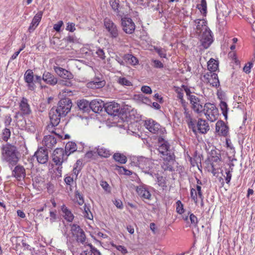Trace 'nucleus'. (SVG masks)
<instances>
[{"label": "nucleus", "mask_w": 255, "mask_h": 255, "mask_svg": "<svg viewBox=\"0 0 255 255\" xmlns=\"http://www.w3.org/2000/svg\"><path fill=\"white\" fill-rule=\"evenodd\" d=\"M208 84H210V85H212L213 87H218L220 86V82L218 79V75H217L216 79H213V77L211 78V81L208 82Z\"/></svg>", "instance_id": "nucleus-44"}, {"label": "nucleus", "mask_w": 255, "mask_h": 255, "mask_svg": "<svg viewBox=\"0 0 255 255\" xmlns=\"http://www.w3.org/2000/svg\"><path fill=\"white\" fill-rule=\"evenodd\" d=\"M39 163L45 164L48 160V153L47 149L43 147L38 148L34 154Z\"/></svg>", "instance_id": "nucleus-10"}, {"label": "nucleus", "mask_w": 255, "mask_h": 255, "mask_svg": "<svg viewBox=\"0 0 255 255\" xmlns=\"http://www.w3.org/2000/svg\"><path fill=\"white\" fill-rule=\"evenodd\" d=\"M120 105L116 102H110L105 104V111L110 115L115 116L120 112Z\"/></svg>", "instance_id": "nucleus-12"}, {"label": "nucleus", "mask_w": 255, "mask_h": 255, "mask_svg": "<svg viewBox=\"0 0 255 255\" xmlns=\"http://www.w3.org/2000/svg\"><path fill=\"white\" fill-rule=\"evenodd\" d=\"M124 60L128 64L135 65L138 63V59L130 54H125L123 57Z\"/></svg>", "instance_id": "nucleus-30"}, {"label": "nucleus", "mask_w": 255, "mask_h": 255, "mask_svg": "<svg viewBox=\"0 0 255 255\" xmlns=\"http://www.w3.org/2000/svg\"><path fill=\"white\" fill-rule=\"evenodd\" d=\"M197 7L200 10L201 12L205 16L207 13V2L202 3L198 4Z\"/></svg>", "instance_id": "nucleus-42"}, {"label": "nucleus", "mask_w": 255, "mask_h": 255, "mask_svg": "<svg viewBox=\"0 0 255 255\" xmlns=\"http://www.w3.org/2000/svg\"><path fill=\"white\" fill-rule=\"evenodd\" d=\"M56 211L50 212V220L51 223H53V222H54L57 218V216H56Z\"/></svg>", "instance_id": "nucleus-59"}, {"label": "nucleus", "mask_w": 255, "mask_h": 255, "mask_svg": "<svg viewBox=\"0 0 255 255\" xmlns=\"http://www.w3.org/2000/svg\"><path fill=\"white\" fill-rule=\"evenodd\" d=\"M76 196H77L79 198V200L77 201L78 204L80 205H83L84 201V199H83L82 195H81L80 194V193H78L77 194H76Z\"/></svg>", "instance_id": "nucleus-63"}, {"label": "nucleus", "mask_w": 255, "mask_h": 255, "mask_svg": "<svg viewBox=\"0 0 255 255\" xmlns=\"http://www.w3.org/2000/svg\"><path fill=\"white\" fill-rule=\"evenodd\" d=\"M119 0H110V4L113 10L118 15H121Z\"/></svg>", "instance_id": "nucleus-33"}, {"label": "nucleus", "mask_w": 255, "mask_h": 255, "mask_svg": "<svg viewBox=\"0 0 255 255\" xmlns=\"http://www.w3.org/2000/svg\"><path fill=\"white\" fill-rule=\"evenodd\" d=\"M136 191L138 195L143 199H149L151 197V194L149 191L143 186L137 187Z\"/></svg>", "instance_id": "nucleus-27"}, {"label": "nucleus", "mask_w": 255, "mask_h": 255, "mask_svg": "<svg viewBox=\"0 0 255 255\" xmlns=\"http://www.w3.org/2000/svg\"><path fill=\"white\" fill-rule=\"evenodd\" d=\"M82 168V161L80 159L77 160L74 165L73 173L77 177Z\"/></svg>", "instance_id": "nucleus-36"}, {"label": "nucleus", "mask_w": 255, "mask_h": 255, "mask_svg": "<svg viewBox=\"0 0 255 255\" xmlns=\"http://www.w3.org/2000/svg\"><path fill=\"white\" fill-rule=\"evenodd\" d=\"M77 147L76 144L72 141H69L65 145L64 151L69 156L71 153L77 150Z\"/></svg>", "instance_id": "nucleus-28"}, {"label": "nucleus", "mask_w": 255, "mask_h": 255, "mask_svg": "<svg viewBox=\"0 0 255 255\" xmlns=\"http://www.w3.org/2000/svg\"><path fill=\"white\" fill-rule=\"evenodd\" d=\"M184 115L185 116L186 122L188 124V127L190 128H191L192 129V131L195 133H196L197 132L196 127L195 125V122L192 118L190 112L188 110L187 108L184 109Z\"/></svg>", "instance_id": "nucleus-20"}, {"label": "nucleus", "mask_w": 255, "mask_h": 255, "mask_svg": "<svg viewBox=\"0 0 255 255\" xmlns=\"http://www.w3.org/2000/svg\"><path fill=\"white\" fill-rule=\"evenodd\" d=\"M157 182L158 185L161 187L163 189L167 187L166 179L163 176H157Z\"/></svg>", "instance_id": "nucleus-39"}, {"label": "nucleus", "mask_w": 255, "mask_h": 255, "mask_svg": "<svg viewBox=\"0 0 255 255\" xmlns=\"http://www.w3.org/2000/svg\"><path fill=\"white\" fill-rule=\"evenodd\" d=\"M96 53L97 54L98 56L99 57H100L101 59H102V60H104L105 59V58H106L104 50L102 49L99 48L97 50Z\"/></svg>", "instance_id": "nucleus-52"}, {"label": "nucleus", "mask_w": 255, "mask_h": 255, "mask_svg": "<svg viewBox=\"0 0 255 255\" xmlns=\"http://www.w3.org/2000/svg\"><path fill=\"white\" fill-rule=\"evenodd\" d=\"M15 166V167L12 171V175L18 180L24 179L26 176L24 167L20 164H16Z\"/></svg>", "instance_id": "nucleus-17"}, {"label": "nucleus", "mask_w": 255, "mask_h": 255, "mask_svg": "<svg viewBox=\"0 0 255 255\" xmlns=\"http://www.w3.org/2000/svg\"><path fill=\"white\" fill-rule=\"evenodd\" d=\"M84 208V211L83 212V215H84V217H85L88 219H90V220H92L93 216V215L90 210V208L88 207H87L86 204H85Z\"/></svg>", "instance_id": "nucleus-40"}, {"label": "nucleus", "mask_w": 255, "mask_h": 255, "mask_svg": "<svg viewBox=\"0 0 255 255\" xmlns=\"http://www.w3.org/2000/svg\"><path fill=\"white\" fill-rule=\"evenodd\" d=\"M141 91L145 94H150L152 92L151 88L149 86H143L141 88Z\"/></svg>", "instance_id": "nucleus-57"}, {"label": "nucleus", "mask_w": 255, "mask_h": 255, "mask_svg": "<svg viewBox=\"0 0 255 255\" xmlns=\"http://www.w3.org/2000/svg\"><path fill=\"white\" fill-rule=\"evenodd\" d=\"M190 195L191 198L193 200L195 203L197 204L198 202V198L197 196L196 190L195 189L192 188L191 189Z\"/></svg>", "instance_id": "nucleus-49"}, {"label": "nucleus", "mask_w": 255, "mask_h": 255, "mask_svg": "<svg viewBox=\"0 0 255 255\" xmlns=\"http://www.w3.org/2000/svg\"><path fill=\"white\" fill-rule=\"evenodd\" d=\"M101 185L105 191L109 192L110 191L109 190V185L106 181H102L101 183Z\"/></svg>", "instance_id": "nucleus-62"}, {"label": "nucleus", "mask_w": 255, "mask_h": 255, "mask_svg": "<svg viewBox=\"0 0 255 255\" xmlns=\"http://www.w3.org/2000/svg\"><path fill=\"white\" fill-rule=\"evenodd\" d=\"M118 82L122 85L129 86L131 85V82L124 77H120L118 80Z\"/></svg>", "instance_id": "nucleus-48"}, {"label": "nucleus", "mask_w": 255, "mask_h": 255, "mask_svg": "<svg viewBox=\"0 0 255 255\" xmlns=\"http://www.w3.org/2000/svg\"><path fill=\"white\" fill-rule=\"evenodd\" d=\"M204 113L207 119L211 122L216 121L218 117V109L216 106L210 103H207L204 106Z\"/></svg>", "instance_id": "nucleus-4"}, {"label": "nucleus", "mask_w": 255, "mask_h": 255, "mask_svg": "<svg viewBox=\"0 0 255 255\" xmlns=\"http://www.w3.org/2000/svg\"><path fill=\"white\" fill-rule=\"evenodd\" d=\"M70 231L72 236L75 239L77 242L82 245L86 244V237L85 232L79 225L75 224L71 225Z\"/></svg>", "instance_id": "nucleus-5"}, {"label": "nucleus", "mask_w": 255, "mask_h": 255, "mask_svg": "<svg viewBox=\"0 0 255 255\" xmlns=\"http://www.w3.org/2000/svg\"><path fill=\"white\" fill-rule=\"evenodd\" d=\"M213 79H215L216 78L217 74L213 73L212 72L209 71V72H207L203 76L204 79H203L202 80L204 82L208 83V82H210V81H211V78H213Z\"/></svg>", "instance_id": "nucleus-38"}, {"label": "nucleus", "mask_w": 255, "mask_h": 255, "mask_svg": "<svg viewBox=\"0 0 255 255\" xmlns=\"http://www.w3.org/2000/svg\"><path fill=\"white\" fill-rule=\"evenodd\" d=\"M75 24L74 23H68L67 26L66 27V30L70 31L73 32L75 30Z\"/></svg>", "instance_id": "nucleus-55"}, {"label": "nucleus", "mask_w": 255, "mask_h": 255, "mask_svg": "<svg viewBox=\"0 0 255 255\" xmlns=\"http://www.w3.org/2000/svg\"><path fill=\"white\" fill-rule=\"evenodd\" d=\"M63 22L62 21H59L57 23L55 24L53 27L54 30L58 32L60 30L61 26L63 25Z\"/></svg>", "instance_id": "nucleus-58"}, {"label": "nucleus", "mask_w": 255, "mask_h": 255, "mask_svg": "<svg viewBox=\"0 0 255 255\" xmlns=\"http://www.w3.org/2000/svg\"><path fill=\"white\" fill-rule=\"evenodd\" d=\"M42 80L45 83L51 86L55 85L58 82L56 77L50 72L46 71L43 74Z\"/></svg>", "instance_id": "nucleus-19"}, {"label": "nucleus", "mask_w": 255, "mask_h": 255, "mask_svg": "<svg viewBox=\"0 0 255 255\" xmlns=\"http://www.w3.org/2000/svg\"><path fill=\"white\" fill-rule=\"evenodd\" d=\"M42 16V12L39 11L33 18L32 21L28 27V31L32 32L38 25Z\"/></svg>", "instance_id": "nucleus-23"}, {"label": "nucleus", "mask_w": 255, "mask_h": 255, "mask_svg": "<svg viewBox=\"0 0 255 255\" xmlns=\"http://www.w3.org/2000/svg\"><path fill=\"white\" fill-rule=\"evenodd\" d=\"M213 37L210 30L205 31L202 36L201 43L204 48H208L213 42Z\"/></svg>", "instance_id": "nucleus-14"}, {"label": "nucleus", "mask_w": 255, "mask_h": 255, "mask_svg": "<svg viewBox=\"0 0 255 255\" xmlns=\"http://www.w3.org/2000/svg\"><path fill=\"white\" fill-rule=\"evenodd\" d=\"M220 107L222 112L223 116L225 117V119H227V114L228 111V107L227 104L223 101H221L220 103Z\"/></svg>", "instance_id": "nucleus-37"}, {"label": "nucleus", "mask_w": 255, "mask_h": 255, "mask_svg": "<svg viewBox=\"0 0 255 255\" xmlns=\"http://www.w3.org/2000/svg\"><path fill=\"white\" fill-rule=\"evenodd\" d=\"M61 210L64 214V219L67 221L71 222L74 219V215L71 212L65 205L62 206Z\"/></svg>", "instance_id": "nucleus-29"}, {"label": "nucleus", "mask_w": 255, "mask_h": 255, "mask_svg": "<svg viewBox=\"0 0 255 255\" xmlns=\"http://www.w3.org/2000/svg\"><path fill=\"white\" fill-rule=\"evenodd\" d=\"M12 119L9 115H6L4 118V123L5 127H7L10 125Z\"/></svg>", "instance_id": "nucleus-54"}, {"label": "nucleus", "mask_w": 255, "mask_h": 255, "mask_svg": "<svg viewBox=\"0 0 255 255\" xmlns=\"http://www.w3.org/2000/svg\"><path fill=\"white\" fill-rule=\"evenodd\" d=\"M176 211L179 214H182L184 212L183 208V204L180 200H178L176 202Z\"/></svg>", "instance_id": "nucleus-43"}, {"label": "nucleus", "mask_w": 255, "mask_h": 255, "mask_svg": "<svg viewBox=\"0 0 255 255\" xmlns=\"http://www.w3.org/2000/svg\"><path fill=\"white\" fill-rule=\"evenodd\" d=\"M11 132L10 131V129L7 128H5L3 130L2 132V139L4 141H7V140L9 139V138L10 136Z\"/></svg>", "instance_id": "nucleus-41"}, {"label": "nucleus", "mask_w": 255, "mask_h": 255, "mask_svg": "<svg viewBox=\"0 0 255 255\" xmlns=\"http://www.w3.org/2000/svg\"><path fill=\"white\" fill-rule=\"evenodd\" d=\"M57 142V139L54 135H47L44 136L42 144L45 146L46 149H52L55 146Z\"/></svg>", "instance_id": "nucleus-13"}, {"label": "nucleus", "mask_w": 255, "mask_h": 255, "mask_svg": "<svg viewBox=\"0 0 255 255\" xmlns=\"http://www.w3.org/2000/svg\"><path fill=\"white\" fill-rule=\"evenodd\" d=\"M104 27L108 32L107 35L113 39H117L120 33V30L117 25L111 19L106 18L104 20Z\"/></svg>", "instance_id": "nucleus-3"}, {"label": "nucleus", "mask_w": 255, "mask_h": 255, "mask_svg": "<svg viewBox=\"0 0 255 255\" xmlns=\"http://www.w3.org/2000/svg\"><path fill=\"white\" fill-rule=\"evenodd\" d=\"M213 154H214V152L213 151H212V153H211L212 160L215 162L220 161V155L218 154V155H214Z\"/></svg>", "instance_id": "nucleus-60"}, {"label": "nucleus", "mask_w": 255, "mask_h": 255, "mask_svg": "<svg viewBox=\"0 0 255 255\" xmlns=\"http://www.w3.org/2000/svg\"><path fill=\"white\" fill-rule=\"evenodd\" d=\"M138 166L145 173L150 175L152 174V172L150 170L152 168L153 164L148 159L145 158H141L139 161Z\"/></svg>", "instance_id": "nucleus-15"}, {"label": "nucleus", "mask_w": 255, "mask_h": 255, "mask_svg": "<svg viewBox=\"0 0 255 255\" xmlns=\"http://www.w3.org/2000/svg\"><path fill=\"white\" fill-rule=\"evenodd\" d=\"M170 145L169 143H162L159 144L158 150L162 155L161 157L165 161H170L174 159L173 153L169 149Z\"/></svg>", "instance_id": "nucleus-8"}, {"label": "nucleus", "mask_w": 255, "mask_h": 255, "mask_svg": "<svg viewBox=\"0 0 255 255\" xmlns=\"http://www.w3.org/2000/svg\"><path fill=\"white\" fill-rule=\"evenodd\" d=\"M188 214L189 215L191 224L193 226L196 227L198 223L197 218L192 213H189Z\"/></svg>", "instance_id": "nucleus-47"}, {"label": "nucleus", "mask_w": 255, "mask_h": 255, "mask_svg": "<svg viewBox=\"0 0 255 255\" xmlns=\"http://www.w3.org/2000/svg\"><path fill=\"white\" fill-rule=\"evenodd\" d=\"M113 158L115 161L121 164H125L127 161V157L120 153H115L113 155Z\"/></svg>", "instance_id": "nucleus-34"}, {"label": "nucleus", "mask_w": 255, "mask_h": 255, "mask_svg": "<svg viewBox=\"0 0 255 255\" xmlns=\"http://www.w3.org/2000/svg\"><path fill=\"white\" fill-rule=\"evenodd\" d=\"M121 25L123 31L127 34H132L135 30V25L130 18H122Z\"/></svg>", "instance_id": "nucleus-9"}, {"label": "nucleus", "mask_w": 255, "mask_h": 255, "mask_svg": "<svg viewBox=\"0 0 255 255\" xmlns=\"http://www.w3.org/2000/svg\"><path fill=\"white\" fill-rule=\"evenodd\" d=\"M53 69L55 73L63 79H71L73 78L72 73L63 68L58 66H54Z\"/></svg>", "instance_id": "nucleus-21"}, {"label": "nucleus", "mask_w": 255, "mask_h": 255, "mask_svg": "<svg viewBox=\"0 0 255 255\" xmlns=\"http://www.w3.org/2000/svg\"><path fill=\"white\" fill-rule=\"evenodd\" d=\"M144 126L145 128L151 132L160 135L164 133L165 129L152 119L145 121Z\"/></svg>", "instance_id": "nucleus-6"}, {"label": "nucleus", "mask_w": 255, "mask_h": 255, "mask_svg": "<svg viewBox=\"0 0 255 255\" xmlns=\"http://www.w3.org/2000/svg\"><path fill=\"white\" fill-rule=\"evenodd\" d=\"M71 107L72 102L69 98H65L60 100L57 106L53 107L49 113L52 127L57 126L61 117H65L70 111Z\"/></svg>", "instance_id": "nucleus-1"}, {"label": "nucleus", "mask_w": 255, "mask_h": 255, "mask_svg": "<svg viewBox=\"0 0 255 255\" xmlns=\"http://www.w3.org/2000/svg\"><path fill=\"white\" fill-rule=\"evenodd\" d=\"M77 106L83 113H88L90 111V103L85 99L77 101Z\"/></svg>", "instance_id": "nucleus-25"}, {"label": "nucleus", "mask_w": 255, "mask_h": 255, "mask_svg": "<svg viewBox=\"0 0 255 255\" xmlns=\"http://www.w3.org/2000/svg\"><path fill=\"white\" fill-rule=\"evenodd\" d=\"M196 188L195 190H196L197 197H198L200 199L202 200V198H204V196L201 191V187L199 185H197Z\"/></svg>", "instance_id": "nucleus-51"}, {"label": "nucleus", "mask_w": 255, "mask_h": 255, "mask_svg": "<svg viewBox=\"0 0 255 255\" xmlns=\"http://www.w3.org/2000/svg\"><path fill=\"white\" fill-rule=\"evenodd\" d=\"M229 128L222 121H218L216 124V131L220 135L226 136L228 133Z\"/></svg>", "instance_id": "nucleus-18"}, {"label": "nucleus", "mask_w": 255, "mask_h": 255, "mask_svg": "<svg viewBox=\"0 0 255 255\" xmlns=\"http://www.w3.org/2000/svg\"><path fill=\"white\" fill-rule=\"evenodd\" d=\"M68 157L62 148H56L53 151L52 156L53 162L58 166H61L62 163L67 160Z\"/></svg>", "instance_id": "nucleus-7"}, {"label": "nucleus", "mask_w": 255, "mask_h": 255, "mask_svg": "<svg viewBox=\"0 0 255 255\" xmlns=\"http://www.w3.org/2000/svg\"><path fill=\"white\" fill-rule=\"evenodd\" d=\"M1 150L2 161L7 163L9 167L11 169L18 163L21 157L17 147L7 143L2 146Z\"/></svg>", "instance_id": "nucleus-2"}, {"label": "nucleus", "mask_w": 255, "mask_h": 255, "mask_svg": "<svg viewBox=\"0 0 255 255\" xmlns=\"http://www.w3.org/2000/svg\"><path fill=\"white\" fill-rule=\"evenodd\" d=\"M105 103L102 100H94L90 102V110L96 113L102 111Z\"/></svg>", "instance_id": "nucleus-22"}, {"label": "nucleus", "mask_w": 255, "mask_h": 255, "mask_svg": "<svg viewBox=\"0 0 255 255\" xmlns=\"http://www.w3.org/2000/svg\"><path fill=\"white\" fill-rule=\"evenodd\" d=\"M195 23L196 26V29L198 30L201 31L205 29V31L209 30L206 26V21L204 19H197L195 20Z\"/></svg>", "instance_id": "nucleus-31"}, {"label": "nucleus", "mask_w": 255, "mask_h": 255, "mask_svg": "<svg viewBox=\"0 0 255 255\" xmlns=\"http://www.w3.org/2000/svg\"><path fill=\"white\" fill-rule=\"evenodd\" d=\"M24 79L25 82L27 84L28 89L34 90L35 85L33 83L34 75L32 70L28 69L26 70L24 75Z\"/></svg>", "instance_id": "nucleus-16"}, {"label": "nucleus", "mask_w": 255, "mask_h": 255, "mask_svg": "<svg viewBox=\"0 0 255 255\" xmlns=\"http://www.w3.org/2000/svg\"><path fill=\"white\" fill-rule=\"evenodd\" d=\"M64 181L67 185H71V183L73 181V178L70 176L66 177Z\"/></svg>", "instance_id": "nucleus-64"}, {"label": "nucleus", "mask_w": 255, "mask_h": 255, "mask_svg": "<svg viewBox=\"0 0 255 255\" xmlns=\"http://www.w3.org/2000/svg\"><path fill=\"white\" fill-rule=\"evenodd\" d=\"M97 152L100 156L105 158L109 157L111 154L109 150L103 147L99 146L97 148Z\"/></svg>", "instance_id": "nucleus-32"}, {"label": "nucleus", "mask_w": 255, "mask_h": 255, "mask_svg": "<svg viewBox=\"0 0 255 255\" xmlns=\"http://www.w3.org/2000/svg\"><path fill=\"white\" fill-rule=\"evenodd\" d=\"M115 247L117 250L121 252L123 255H125L128 253V251L124 246H116Z\"/></svg>", "instance_id": "nucleus-53"}, {"label": "nucleus", "mask_w": 255, "mask_h": 255, "mask_svg": "<svg viewBox=\"0 0 255 255\" xmlns=\"http://www.w3.org/2000/svg\"><path fill=\"white\" fill-rule=\"evenodd\" d=\"M190 99L189 101L191 105L192 109L197 114L202 113L204 111V106L200 98L195 96H191Z\"/></svg>", "instance_id": "nucleus-11"}, {"label": "nucleus", "mask_w": 255, "mask_h": 255, "mask_svg": "<svg viewBox=\"0 0 255 255\" xmlns=\"http://www.w3.org/2000/svg\"><path fill=\"white\" fill-rule=\"evenodd\" d=\"M19 107L23 114L29 115L30 114L31 110L26 98L24 97L22 98L19 104Z\"/></svg>", "instance_id": "nucleus-26"}, {"label": "nucleus", "mask_w": 255, "mask_h": 255, "mask_svg": "<svg viewBox=\"0 0 255 255\" xmlns=\"http://www.w3.org/2000/svg\"><path fill=\"white\" fill-rule=\"evenodd\" d=\"M182 87L184 89V91L186 94V95L187 96V99L188 100H189L190 99V97H191V96H195V95L191 94V92L190 90L188 87H187L186 86H185L184 85H183Z\"/></svg>", "instance_id": "nucleus-56"}, {"label": "nucleus", "mask_w": 255, "mask_h": 255, "mask_svg": "<svg viewBox=\"0 0 255 255\" xmlns=\"http://www.w3.org/2000/svg\"><path fill=\"white\" fill-rule=\"evenodd\" d=\"M198 130L202 134L206 133L209 130V126L206 120L199 119L197 125Z\"/></svg>", "instance_id": "nucleus-24"}, {"label": "nucleus", "mask_w": 255, "mask_h": 255, "mask_svg": "<svg viewBox=\"0 0 255 255\" xmlns=\"http://www.w3.org/2000/svg\"><path fill=\"white\" fill-rule=\"evenodd\" d=\"M151 62L152 66L155 68H162L164 66L163 64L158 60L152 59Z\"/></svg>", "instance_id": "nucleus-45"}, {"label": "nucleus", "mask_w": 255, "mask_h": 255, "mask_svg": "<svg viewBox=\"0 0 255 255\" xmlns=\"http://www.w3.org/2000/svg\"><path fill=\"white\" fill-rule=\"evenodd\" d=\"M218 67L217 61L211 58L208 62V69L211 72L216 71Z\"/></svg>", "instance_id": "nucleus-35"}, {"label": "nucleus", "mask_w": 255, "mask_h": 255, "mask_svg": "<svg viewBox=\"0 0 255 255\" xmlns=\"http://www.w3.org/2000/svg\"><path fill=\"white\" fill-rule=\"evenodd\" d=\"M253 64L252 62H248L247 63L243 68V71L247 74L251 72V68L253 67Z\"/></svg>", "instance_id": "nucleus-50"}, {"label": "nucleus", "mask_w": 255, "mask_h": 255, "mask_svg": "<svg viewBox=\"0 0 255 255\" xmlns=\"http://www.w3.org/2000/svg\"><path fill=\"white\" fill-rule=\"evenodd\" d=\"M226 177H225V180H226V183H229L230 182L231 179V177H232L231 172H230V171L228 170L227 169H226Z\"/></svg>", "instance_id": "nucleus-61"}, {"label": "nucleus", "mask_w": 255, "mask_h": 255, "mask_svg": "<svg viewBox=\"0 0 255 255\" xmlns=\"http://www.w3.org/2000/svg\"><path fill=\"white\" fill-rule=\"evenodd\" d=\"M155 51L158 53L159 56L161 58H166V53L165 49L161 48H155Z\"/></svg>", "instance_id": "nucleus-46"}]
</instances>
